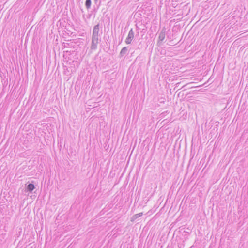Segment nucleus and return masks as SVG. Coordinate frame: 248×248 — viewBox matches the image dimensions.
Listing matches in <instances>:
<instances>
[{"instance_id": "39448f33", "label": "nucleus", "mask_w": 248, "mask_h": 248, "mask_svg": "<svg viewBox=\"0 0 248 248\" xmlns=\"http://www.w3.org/2000/svg\"><path fill=\"white\" fill-rule=\"evenodd\" d=\"M128 52V48L127 47L125 46L123 47L122 50H121V52L120 53V57H123L124 55H125L126 54H127Z\"/></svg>"}, {"instance_id": "423d86ee", "label": "nucleus", "mask_w": 248, "mask_h": 248, "mask_svg": "<svg viewBox=\"0 0 248 248\" xmlns=\"http://www.w3.org/2000/svg\"><path fill=\"white\" fill-rule=\"evenodd\" d=\"M143 215V213H140L139 214H136L133 215L131 218V221L134 222L137 218L141 217Z\"/></svg>"}, {"instance_id": "9d476101", "label": "nucleus", "mask_w": 248, "mask_h": 248, "mask_svg": "<svg viewBox=\"0 0 248 248\" xmlns=\"http://www.w3.org/2000/svg\"><path fill=\"white\" fill-rule=\"evenodd\" d=\"M104 1H106V0H103Z\"/></svg>"}, {"instance_id": "f257e3e1", "label": "nucleus", "mask_w": 248, "mask_h": 248, "mask_svg": "<svg viewBox=\"0 0 248 248\" xmlns=\"http://www.w3.org/2000/svg\"><path fill=\"white\" fill-rule=\"evenodd\" d=\"M99 29L100 25L99 23L94 26L93 28L92 44L91 46V49L92 50H95L97 48V45L99 43Z\"/></svg>"}, {"instance_id": "20e7f679", "label": "nucleus", "mask_w": 248, "mask_h": 248, "mask_svg": "<svg viewBox=\"0 0 248 248\" xmlns=\"http://www.w3.org/2000/svg\"><path fill=\"white\" fill-rule=\"evenodd\" d=\"M34 185L33 183H29L27 185L26 187V190L27 192L32 193V191L35 189Z\"/></svg>"}, {"instance_id": "1a4fd4ad", "label": "nucleus", "mask_w": 248, "mask_h": 248, "mask_svg": "<svg viewBox=\"0 0 248 248\" xmlns=\"http://www.w3.org/2000/svg\"><path fill=\"white\" fill-rule=\"evenodd\" d=\"M94 0V2H95V3H97V1H98V0Z\"/></svg>"}, {"instance_id": "0eeeda50", "label": "nucleus", "mask_w": 248, "mask_h": 248, "mask_svg": "<svg viewBox=\"0 0 248 248\" xmlns=\"http://www.w3.org/2000/svg\"><path fill=\"white\" fill-rule=\"evenodd\" d=\"M91 5V0H86L85 6L87 9L90 8Z\"/></svg>"}, {"instance_id": "7ed1b4c3", "label": "nucleus", "mask_w": 248, "mask_h": 248, "mask_svg": "<svg viewBox=\"0 0 248 248\" xmlns=\"http://www.w3.org/2000/svg\"><path fill=\"white\" fill-rule=\"evenodd\" d=\"M166 33V28H163L159 33L158 39L159 41H162L165 39Z\"/></svg>"}, {"instance_id": "f03ea898", "label": "nucleus", "mask_w": 248, "mask_h": 248, "mask_svg": "<svg viewBox=\"0 0 248 248\" xmlns=\"http://www.w3.org/2000/svg\"><path fill=\"white\" fill-rule=\"evenodd\" d=\"M134 37V32L133 31V29H131V30L129 31L128 36L125 39L126 44H131Z\"/></svg>"}, {"instance_id": "6e6552de", "label": "nucleus", "mask_w": 248, "mask_h": 248, "mask_svg": "<svg viewBox=\"0 0 248 248\" xmlns=\"http://www.w3.org/2000/svg\"><path fill=\"white\" fill-rule=\"evenodd\" d=\"M100 4H101V1L99 2V3L98 5L97 6V9H98L99 8Z\"/></svg>"}]
</instances>
